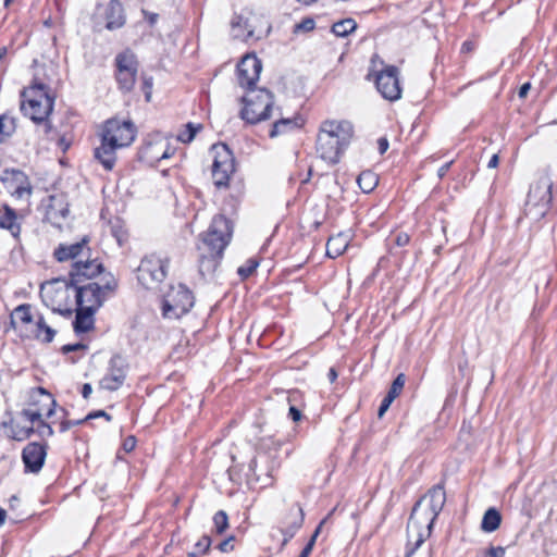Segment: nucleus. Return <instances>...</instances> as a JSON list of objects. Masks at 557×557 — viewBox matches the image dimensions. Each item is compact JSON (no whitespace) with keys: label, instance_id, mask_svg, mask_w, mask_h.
<instances>
[{"label":"nucleus","instance_id":"obj_1","mask_svg":"<svg viewBox=\"0 0 557 557\" xmlns=\"http://www.w3.org/2000/svg\"><path fill=\"white\" fill-rule=\"evenodd\" d=\"M232 235V223L223 215H215L208 231L200 235L199 273L203 277L212 275L216 271Z\"/></svg>","mask_w":557,"mask_h":557},{"label":"nucleus","instance_id":"obj_2","mask_svg":"<svg viewBox=\"0 0 557 557\" xmlns=\"http://www.w3.org/2000/svg\"><path fill=\"white\" fill-rule=\"evenodd\" d=\"M89 237L84 236L74 244H60L53 252L59 262L73 261L69 276L72 285L82 283L84 280H90L103 270L102 263L98 258H92L89 247Z\"/></svg>","mask_w":557,"mask_h":557},{"label":"nucleus","instance_id":"obj_3","mask_svg":"<svg viewBox=\"0 0 557 557\" xmlns=\"http://www.w3.org/2000/svg\"><path fill=\"white\" fill-rule=\"evenodd\" d=\"M135 136L136 128L129 120H108L102 128L101 145L95 149V159L111 171L116 161V150L128 147Z\"/></svg>","mask_w":557,"mask_h":557},{"label":"nucleus","instance_id":"obj_4","mask_svg":"<svg viewBox=\"0 0 557 557\" xmlns=\"http://www.w3.org/2000/svg\"><path fill=\"white\" fill-rule=\"evenodd\" d=\"M354 136V126L345 120H326L319 127L315 151L330 164H336Z\"/></svg>","mask_w":557,"mask_h":557},{"label":"nucleus","instance_id":"obj_5","mask_svg":"<svg viewBox=\"0 0 557 557\" xmlns=\"http://www.w3.org/2000/svg\"><path fill=\"white\" fill-rule=\"evenodd\" d=\"M21 110L35 123L46 122L53 110L54 97L45 83L34 79L33 84L22 94Z\"/></svg>","mask_w":557,"mask_h":557},{"label":"nucleus","instance_id":"obj_6","mask_svg":"<svg viewBox=\"0 0 557 557\" xmlns=\"http://www.w3.org/2000/svg\"><path fill=\"white\" fill-rule=\"evenodd\" d=\"M244 104L239 116L249 124H257L281 115V110L274 107V95L265 88L247 90L242 97Z\"/></svg>","mask_w":557,"mask_h":557},{"label":"nucleus","instance_id":"obj_7","mask_svg":"<svg viewBox=\"0 0 557 557\" xmlns=\"http://www.w3.org/2000/svg\"><path fill=\"white\" fill-rule=\"evenodd\" d=\"M436 518L437 516L429 510L424 504L419 500L416 503L407 524L406 557H411L414 550L430 536Z\"/></svg>","mask_w":557,"mask_h":557},{"label":"nucleus","instance_id":"obj_8","mask_svg":"<svg viewBox=\"0 0 557 557\" xmlns=\"http://www.w3.org/2000/svg\"><path fill=\"white\" fill-rule=\"evenodd\" d=\"M81 283L72 285L71 282L66 285L65 289L59 293L67 297L66 292L69 287H73L76 293V302L79 308L97 311L115 289L116 283L113 278L108 281L104 285L91 282L86 285L79 286Z\"/></svg>","mask_w":557,"mask_h":557},{"label":"nucleus","instance_id":"obj_9","mask_svg":"<svg viewBox=\"0 0 557 557\" xmlns=\"http://www.w3.org/2000/svg\"><path fill=\"white\" fill-rule=\"evenodd\" d=\"M553 181L547 173L540 175L535 184H533L528 194L525 202V214L532 220L542 219L552 201Z\"/></svg>","mask_w":557,"mask_h":557},{"label":"nucleus","instance_id":"obj_10","mask_svg":"<svg viewBox=\"0 0 557 557\" xmlns=\"http://www.w3.org/2000/svg\"><path fill=\"white\" fill-rule=\"evenodd\" d=\"M194 306V296L184 285L180 284L164 295L162 311L164 318L178 319Z\"/></svg>","mask_w":557,"mask_h":557},{"label":"nucleus","instance_id":"obj_11","mask_svg":"<svg viewBox=\"0 0 557 557\" xmlns=\"http://www.w3.org/2000/svg\"><path fill=\"white\" fill-rule=\"evenodd\" d=\"M213 153L212 177L216 187H226L232 174L235 172L233 152L225 144L212 146Z\"/></svg>","mask_w":557,"mask_h":557},{"label":"nucleus","instance_id":"obj_12","mask_svg":"<svg viewBox=\"0 0 557 557\" xmlns=\"http://www.w3.org/2000/svg\"><path fill=\"white\" fill-rule=\"evenodd\" d=\"M168 263L157 255L146 256L138 269L137 278L146 288H150L153 284L160 283L166 275Z\"/></svg>","mask_w":557,"mask_h":557},{"label":"nucleus","instance_id":"obj_13","mask_svg":"<svg viewBox=\"0 0 557 557\" xmlns=\"http://www.w3.org/2000/svg\"><path fill=\"white\" fill-rule=\"evenodd\" d=\"M116 81L122 91L128 92L133 89L138 71L136 57L129 50L123 51L115 57Z\"/></svg>","mask_w":557,"mask_h":557},{"label":"nucleus","instance_id":"obj_14","mask_svg":"<svg viewBox=\"0 0 557 557\" xmlns=\"http://www.w3.org/2000/svg\"><path fill=\"white\" fill-rule=\"evenodd\" d=\"M375 84L379 92L383 98L395 101L401 97V88L398 78V69L394 65H388L382 70L375 78Z\"/></svg>","mask_w":557,"mask_h":557},{"label":"nucleus","instance_id":"obj_15","mask_svg":"<svg viewBox=\"0 0 557 557\" xmlns=\"http://www.w3.org/2000/svg\"><path fill=\"white\" fill-rule=\"evenodd\" d=\"M173 153L174 149L169 146V143L158 137L143 144L138 151V158L149 165H154L157 162L170 158Z\"/></svg>","mask_w":557,"mask_h":557},{"label":"nucleus","instance_id":"obj_16","mask_svg":"<svg viewBox=\"0 0 557 557\" xmlns=\"http://www.w3.org/2000/svg\"><path fill=\"white\" fill-rule=\"evenodd\" d=\"M262 70V63L256 55H245L237 65L238 83L247 90L253 89Z\"/></svg>","mask_w":557,"mask_h":557},{"label":"nucleus","instance_id":"obj_17","mask_svg":"<svg viewBox=\"0 0 557 557\" xmlns=\"http://www.w3.org/2000/svg\"><path fill=\"white\" fill-rule=\"evenodd\" d=\"M127 363L124 358L115 355L111 358L108 373L100 380L99 386L107 391L119 389L126 379Z\"/></svg>","mask_w":557,"mask_h":557},{"label":"nucleus","instance_id":"obj_18","mask_svg":"<svg viewBox=\"0 0 557 557\" xmlns=\"http://www.w3.org/2000/svg\"><path fill=\"white\" fill-rule=\"evenodd\" d=\"M45 219L53 226L61 227L69 214V203L63 194L50 195L45 203Z\"/></svg>","mask_w":557,"mask_h":557},{"label":"nucleus","instance_id":"obj_19","mask_svg":"<svg viewBox=\"0 0 557 557\" xmlns=\"http://www.w3.org/2000/svg\"><path fill=\"white\" fill-rule=\"evenodd\" d=\"M269 28L264 32L258 29L249 20L243 16H234L231 22V34L234 39L242 41H256L259 40L264 34H268Z\"/></svg>","mask_w":557,"mask_h":557},{"label":"nucleus","instance_id":"obj_20","mask_svg":"<svg viewBox=\"0 0 557 557\" xmlns=\"http://www.w3.org/2000/svg\"><path fill=\"white\" fill-rule=\"evenodd\" d=\"M1 181L9 184L12 196L18 199L30 196L32 194L28 177L20 170H5L1 176Z\"/></svg>","mask_w":557,"mask_h":557},{"label":"nucleus","instance_id":"obj_21","mask_svg":"<svg viewBox=\"0 0 557 557\" xmlns=\"http://www.w3.org/2000/svg\"><path fill=\"white\" fill-rule=\"evenodd\" d=\"M47 455L46 445L39 443L27 444L22 454L25 469L37 473L41 470Z\"/></svg>","mask_w":557,"mask_h":557},{"label":"nucleus","instance_id":"obj_22","mask_svg":"<svg viewBox=\"0 0 557 557\" xmlns=\"http://www.w3.org/2000/svg\"><path fill=\"white\" fill-rule=\"evenodd\" d=\"M41 399L39 408H28L23 411L24 417L33 424L36 421H41L44 418L50 419L54 414L55 400L52 395L40 388Z\"/></svg>","mask_w":557,"mask_h":557},{"label":"nucleus","instance_id":"obj_23","mask_svg":"<svg viewBox=\"0 0 557 557\" xmlns=\"http://www.w3.org/2000/svg\"><path fill=\"white\" fill-rule=\"evenodd\" d=\"M22 220L23 215L9 205L3 203L0 206V228L9 231L14 239L20 238Z\"/></svg>","mask_w":557,"mask_h":557},{"label":"nucleus","instance_id":"obj_24","mask_svg":"<svg viewBox=\"0 0 557 557\" xmlns=\"http://www.w3.org/2000/svg\"><path fill=\"white\" fill-rule=\"evenodd\" d=\"M419 502L424 504V506L435 516H438L446 502V493L444 487L442 485L432 487L423 497L419 499Z\"/></svg>","mask_w":557,"mask_h":557},{"label":"nucleus","instance_id":"obj_25","mask_svg":"<svg viewBox=\"0 0 557 557\" xmlns=\"http://www.w3.org/2000/svg\"><path fill=\"white\" fill-rule=\"evenodd\" d=\"M106 28L114 30L125 24L123 5L117 0H111L106 9Z\"/></svg>","mask_w":557,"mask_h":557},{"label":"nucleus","instance_id":"obj_26","mask_svg":"<svg viewBox=\"0 0 557 557\" xmlns=\"http://www.w3.org/2000/svg\"><path fill=\"white\" fill-rule=\"evenodd\" d=\"M94 314L95 311L78 307L73 322L74 331L77 334L90 331L94 327Z\"/></svg>","mask_w":557,"mask_h":557},{"label":"nucleus","instance_id":"obj_27","mask_svg":"<svg viewBox=\"0 0 557 557\" xmlns=\"http://www.w3.org/2000/svg\"><path fill=\"white\" fill-rule=\"evenodd\" d=\"M348 247V236L339 233L329 238L326 243V255L330 258L341 256Z\"/></svg>","mask_w":557,"mask_h":557},{"label":"nucleus","instance_id":"obj_28","mask_svg":"<svg viewBox=\"0 0 557 557\" xmlns=\"http://www.w3.org/2000/svg\"><path fill=\"white\" fill-rule=\"evenodd\" d=\"M299 126H300V124L298 123V121L296 119L280 117L272 124L271 129L269 132V136L271 138H274L280 135L289 133Z\"/></svg>","mask_w":557,"mask_h":557},{"label":"nucleus","instance_id":"obj_29","mask_svg":"<svg viewBox=\"0 0 557 557\" xmlns=\"http://www.w3.org/2000/svg\"><path fill=\"white\" fill-rule=\"evenodd\" d=\"M502 522V516L499 511L495 508H488L483 516L482 522H481V529L484 532H494L496 531Z\"/></svg>","mask_w":557,"mask_h":557},{"label":"nucleus","instance_id":"obj_30","mask_svg":"<svg viewBox=\"0 0 557 557\" xmlns=\"http://www.w3.org/2000/svg\"><path fill=\"white\" fill-rule=\"evenodd\" d=\"M55 335V331L51 329L42 317H39L35 324L34 336L35 338L44 342L50 343L52 342Z\"/></svg>","mask_w":557,"mask_h":557},{"label":"nucleus","instance_id":"obj_31","mask_svg":"<svg viewBox=\"0 0 557 557\" xmlns=\"http://www.w3.org/2000/svg\"><path fill=\"white\" fill-rule=\"evenodd\" d=\"M357 183L363 193H371L379 183V177L372 171H364L360 173Z\"/></svg>","mask_w":557,"mask_h":557},{"label":"nucleus","instance_id":"obj_32","mask_svg":"<svg viewBox=\"0 0 557 557\" xmlns=\"http://www.w3.org/2000/svg\"><path fill=\"white\" fill-rule=\"evenodd\" d=\"M30 305L24 304L20 305L14 309L11 313V321L13 324L20 322L22 324H29L33 321V315L30 312Z\"/></svg>","mask_w":557,"mask_h":557},{"label":"nucleus","instance_id":"obj_33","mask_svg":"<svg viewBox=\"0 0 557 557\" xmlns=\"http://www.w3.org/2000/svg\"><path fill=\"white\" fill-rule=\"evenodd\" d=\"M357 28V23L352 18H345L333 24L332 33L337 37H346Z\"/></svg>","mask_w":557,"mask_h":557},{"label":"nucleus","instance_id":"obj_34","mask_svg":"<svg viewBox=\"0 0 557 557\" xmlns=\"http://www.w3.org/2000/svg\"><path fill=\"white\" fill-rule=\"evenodd\" d=\"M304 519H305L304 510L300 506H297V515H296L294 521L288 527H286L285 529L282 530L284 537H287L289 540L293 539L294 535L296 534V532L301 528V525L304 523Z\"/></svg>","mask_w":557,"mask_h":557},{"label":"nucleus","instance_id":"obj_35","mask_svg":"<svg viewBox=\"0 0 557 557\" xmlns=\"http://www.w3.org/2000/svg\"><path fill=\"white\" fill-rule=\"evenodd\" d=\"M15 131L14 120L7 115L0 116V143H3Z\"/></svg>","mask_w":557,"mask_h":557},{"label":"nucleus","instance_id":"obj_36","mask_svg":"<svg viewBox=\"0 0 557 557\" xmlns=\"http://www.w3.org/2000/svg\"><path fill=\"white\" fill-rule=\"evenodd\" d=\"M211 546V539L208 535H203L196 544L191 552L188 553V557H199L207 554Z\"/></svg>","mask_w":557,"mask_h":557},{"label":"nucleus","instance_id":"obj_37","mask_svg":"<svg viewBox=\"0 0 557 557\" xmlns=\"http://www.w3.org/2000/svg\"><path fill=\"white\" fill-rule=\"evenodd\" d=\"M405 383H406V375L404 373H399L396 379L393 381L387 394H386V397L395 400L396 397L399 396V394L401 393L404 386H405Z\"/></svg>","mask_w":557,"mask_h":557},{"label":"nucleus","instance_id":"obj_38","mask_svg":"<svg viewBox=\"0 0 557 557\" xmlns=\"http://www.w3.org/2000/svg\"><path fill=\"white\" fill-rule=\"evenodd\" d=\"M213 524L216 534H223L228 528V517L224 510H219L213 516Z\"/></svg>","mask_w":557,"mask_h":557},{"label":"nucleus","instance_id":"obj_39","mask_svg":"<svg viewBox=\"0 0 557 557\" xmlns=\"http://www.w3.org/2000/svg\"><path fill=\"white\" fill-rule=\"evenodd\" d=\"M202 128V125L198 124V125H195L193 123H188L186 124V129L183 131L182 133H180L178 135V140H181L182 143H190L196 134Z\"/></svg>","mask_w":557,"mask_h":557},{"label":"nucleus","instance_id":"obj_40","mask_svg":"<svg viewBox=\"0 0 557 557\" xmlns=\"http://www.w3.org/2000/svg\"><path fill=\"white\" fill-rule=\"evenodd\" d=\"M258 262L253 259H249L246 263L238 268L237 273L242 278L249 277L257 269Z\"/></svg>","mask_w":557,"mask_h":557},{"label":"nucleus","instance_id":"obj_41","mask_svg":"<svg viewBox=\"0 0 557 557\" xmlns=\"http://www.w3.org/2000/svg\"><path fill=\"white\" fill-rule=\"evenodd\" d=\"M42 298H44V301L47 304V306H51V309L53 312H58V313H60L62 315H66V317L72 314V310L69 308H62L61 306L55 307L52 298L49 296L48 290L42 292Z\"/></svg>","mask_w":557,"mask_h":557},{"label":"nucleus","instance_id":"obj_42","mask_svg":"<svg viewBox=\"0 0 557 557\" xmlns=\"http://www.w3.org/2000/svg\"><path fill=\"white\" fill-rule=\"evenodd\" d=\"M315 23L313 18L306 17L300 23L294 26V33L310 32L314 28Z\"/></svg>","mask_w":557,"mask_h":557},{"label":"nucleus","instance_id":"obj_43","mask_svg":"<svg viewBox=\"0 0 557 557\" xmlns=\"http://www.w3.org/2000/svg\"><path fill=\"white\" fill-rule=\"evenodd\" d=\"M480 557H505V548L503 546H491L483 550Z\"/></svg>","mask_w":557,"mask_h":557},{"label":"nucleus","instance_id":"obj_44","mask_svg":"<svg viewBox=\"0 0 557 557\" xmlns=\"http://www.w3.org/2000/svg\"><path fill=\"white\" fill-rule=\"evenodd\" d=\"M153 79L150 76H143V85L141 89L145 92V99L147 102L151 100V90H152Z\"/></svg>","mask_w":557,"mask_h":557},{"label":"nucleus","instance_id":"obj_45","mask_svg":"<svg viewBox=\"0 0 557 557\" xmlns=\"http://www.w3.org/2000/svg\"><path fill=\"white\" fill-rule=\"evenodd\" d=\"M37 423V432L41 437H49L53 434V429L50 424L46 423L44 420L36 421Z\"/></svg>","mask_w":557,"mask_h":557},{"label":"nucleus","instance_id":"obj_46","mask_svg":"<svg viewBox=\"0 0 557 557\" xmlns=\"http://www.w3.org/2000/svg\"><path fill=\"white\" fill-rule=\"evenodd\" d=\"M335 509H333L329 516L326 518H324L320 524L317 527L315 531L313 532L312 536L310 537L309 542L307 543V545L305 547H309V550L312 552L313 549V546L315 544V541H317V537L322 529V525L326 522V520L329 519V517L334 512Z\"/></svg>","mask_w":557,"mask_h":557},{"label":"nucleus","instance_id":"obj_47","mask_svg":"<svg viewBox=\"0 0 557 557\" xmlns=\"http://www.w3.org/2000/svg\"><path fill=\"white\" fill-rule=\"evenodd\" d=\"M234 540H235V537L232 535V536L225 539L224 541H222L218 545L219 550H221L222 553H228V552L233 550L234 549V545L232 544V542Z\"/></svg>","mask_w":557,"mask_h":557},{"label":"nucleus","instance_id":"obj_48","mask_svg":"<svg viewBox=\"0 0 557 557\" xmlns=\"http://www.w3.org/2000/svg\"><path fill=\"white\" fill-rule=\"evenodd\" d=\"M393 401H394L393 399H391L386 396L383 398V400L380 405L379 411H377L379 418H382L384 416V413L388 410V408Z\"/></svg>","mask_w":557,"mask_h":557},{"label":"nucleus","instance_id":"obj_49","mask_svg":"<svg viewBox=\"0 0 557 557\" xmlns=\"http://www.w3.org/2000/svg\"><path fill=\"white\" fill-rule=\"evenodd\" d=\"M272 445H277V444L271 437L261 438L260 443L258 445V450L264 451L267 449H270Z\"/></svg>","mask_w":557,"mask_h":557},{"label":"nucleus","instance_id":"obj_50","mask_svg":"<svg viewBox=\"0 0 557 557\" xmlns=\"http://www.w3.org/2000/svg\"><path fill=\"white\" fill-rule=\"evenodd\" d=\"M84 421H85L84 419L75 420V421H62L60 423V432H66L70 428H72L74 425H78V424L83 423Z\"/></svg>","mask_w":557,"mask_h":557},{"label":"nucleus","instance_id":"obj_51","mask_svg":"<svg viewBox=\"0 0 557 557\" xmlns=\"http://www.w3.org/2000/svg\"><path fill=\"white\" fill-rule=\"evenodd\" d=\"M409 240L410 237L407 233H399L395 238V243L399 247L406 246L409 243Z\"/></svg>","mask_w":557,"mask_h":557},{"label":"nucleus","instance_id":"obj_52","mask_svg":"<svg viewBox=\"0 0 557 557\" xmlns=\"http://www.w3.org/2000/svg\"><path fill=\"white\" fill-rule=\"evenodd\" d=\"M136 446V440L134 436H128L127 438H125L124 443H123V449L126 451V453H129L132 451Z\"/></svg>","mask_w":557,"mask_h":557},{"label":"nucleus","instance_id":"obj_53","mask_svg":"<svg viewBox=\"0 0 557 557\" xmlns=\"http://www.w3.org/2000/svg\"><path fill=\"white\" fill-rule=\"evenodd\" d=\"M289 417L293 419V421L297 422L301 419V412L295 406H290L289 407Z\"/></svg>","mask_w":557,"mask_h":557},{"label":"nucleus","instance_id":"obj_54","mask_svg":"<svg viewBox=\"0 0 557 557\" xmlns=\"http://www.w3.org/2000/svg\"><path fill=\"white\" fill-rule=\"evenodd\" d=\"M98 417H104L107 420L111 419V417L106 411L99 410V411H96L94 413H89L88 416H86L84 418V420H89V419L98 418Z\"/></svg>","mask_w":557,"mask_h":557},{"label":"nucleus","instance_id":"obj_55","mask_svg":"<svg viewBox=\"0 0 557 557\" xmlns=\"http://www.w3.org/2000/svg\"><path fill=\"white\" fill-rule=\"evenodd\" d=\"M377 145H379V151L381 154L385 153L386 150L388 149V140L384 137H382L377 140Z\"/></svg>","mask_w":557,"mask_h":557},{"label":"nucleus","instance_id":"obj_56","mask_svg":"<svg viewBox=\"0 0 557 557\" xmlns=\"http://www.w3.org/2000/svg\"><path fill=\"white\" fill-rule=\"evenodd\" d=\"M451 164H453V161H449V162H446L444 165H442L438 169L437 175H438L440 178H442V177H444L446 175V173L450 169Z\"/></svg>","mask_w":557,"mask_h":557},{"label":"nucleus","instance_id":"obj_57","mask_svg":"<svg viewBox=\"0 0 557 557\" xmlns=\"http://www.w3.org/2000/svg\"><path fill=\"white\" fill-rule=\"evenodd\" d=\"M82 348H85V345H83V344H74V345H65V346H63L62 350L64 352H69V351H75V350H78V349H82Z\"/></svg>","mask_w":557,"mask_h":557},{"label":"nucleus","instance_id":"obj_58","mask_svg":"<svg viewBox=\"0 0 557 557\" xmlns=\"http://www.w3.org/2000/svg\"><path fill=\"white\" fill-rule=\"evenodd\" d=\"M91 392H92V387L89 383H86L83 385L82 395L85 399H87L90 396Z\"/></svg>","mask_w":557,"mask_h":557},{"label":"nucleus","instance_id":"obj_59","mask_svg":"<svg viewBox=\"0 0 557 557\" xmlns=\"http://www.w3.org/2000/svg\"><path fill=\"white\" fill-rule=\"evenodd\" d=\"M531 88V84L530 83H525L523 84L520 89H519V97L520 98H524L527 95H528V91L530 90Z\"/></svg>","mask_w":557,"mask_h":557},{"label":"nucleus","instance_id":"obj_60","mask_svg":"<svg viewBox=\"0 0 557 557\" xmlns=\"http://www.w3.org/2000/svg\"><path fill=\"white\" fill-rule=\"evenodd\" d=\"M257 468H258V462H257V459L253 458L249 463V471L259 479Z\"/></svg>","mask_w":557,"mask_h":557},{"label":"nucleus","instance_id":"obj_61","mask_svg":"<svg viewBox=\"0 0 557 557\" xmlns=\"http://www.w3.org/2000/svg\"><path fill=\"white\" fill-rule=\"evenodd\" d=\"M498 162H499V158H498V154H493L492 158L490 159L488 163H487V166L490 169H494L498 165Z\"/></svg>","mask_w":557,"mask_h":557},{"label":"nucleus","instance_id":"obj_62","mask_svg":"<svg viewBox=\"0 0 557 557\" xmlns=\"http://www.w3.org/2000/svg\"><path fill=\"white\" fill-rule=\"evenodd\" d=\"M327 377H329V381H330L331 383H333V382H335V381H336V379H337V372H336V370H335L334 368H331V369H330V371H329V373H327Z\"/></svg>","mask_w":557,"mask_h":557},{"label":"nucleus","instance_id":"obj_63","mask_svg":"<svg viewBox=\"0 0 557 557\" xmlns=\"http://www.w3.org/2000/svg\"><path fill=\"white\" fill-rule=\"evenodd\" d=\"M157 20H158V14L153 13V14L148 15V21H149L150 25H153L157 22Z\"/></svg>","mask_w":557,"mask_h":557},{"label":"nucleus","instance_id":"obj_64","mask_svg":"<svg viewBox=\"0 0 557 557\" xmlns=\"http://www.w3.org/2000/svg\"><path fill=\"white\" fill-rule=\"evenodd\" d=\"M310 554H311V550H309V547H304L299 557H308Z\"/></svg>","mask_w":557,"mask_h":557}]
</instances>
